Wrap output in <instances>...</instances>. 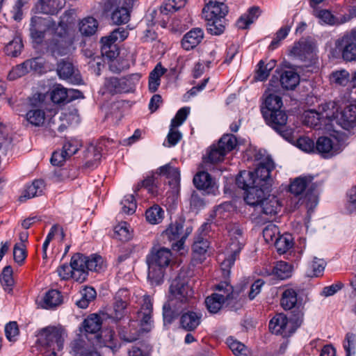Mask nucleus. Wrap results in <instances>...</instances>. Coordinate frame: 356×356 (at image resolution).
<instances>
[{"label":"nucleus","mask_w":356,"mask_h":356,"mask_svg":"<svg viewBox=\"0 0 356 356\" xmlns=\"http://www.w3.org/2000/svg\"><path fill=\"white\" fill-rule=\"evenodd\" d=\"M297 296V291L295 289L287 288L284 289L280 300L282 307L286 310L293 308L298 301Z\"/></svg>","instance_id":"obj_38"},{"label":"nucleus","mask_w":356,"mask_h":356,"mask_svg":"<svg viewBox=\"0 0 356 356\" xmlns=\"http://www.w3.org/2000/svg\"><path fill=\"white\" fill-rule=\"evenodd\" d=\"M273 274L280 280L289 278L292 274V268L288 263L280 261L273 267Z\"/></svg>","instance_id":"obj_47"},{"label":"nucleus","mask_w":356,"mask_h":356,"mask_svg":"<svg viewBox=\"0 0 356 356\" xmlns=\"http://www.w3.org/2000/svg\"><path fill=\"white\" fill-rule=\"evenodd\" d=\"M145 218L149 224H159L164 218V211L158 204H154L146 210Z\"/></svg>","instance_id":"obj_40"},{"label":"nucleus","mask_w":356,"mask_h":356,"mask_svg":"<svg viewBox=\"0 0 356 356\" xmlns=\"http://www.w3.org/2000/svg\"><path fill=\"white\" fill-rule=\"evenodd\" d=\"M205 5L202 14L206 20L216 17H225L228 13L226 0H204Z\"/></svg>","instance_id":"obj_15"},{"label":"nucleus","mask_w":356,"mask_h":356,"mask_svg":"<svg viewBox=\"0 0 356 356\" xmlns=\"http://www.w3.org/2000/svg\"><path fill=\"white\" fill-rule=\"evenodd\" d=\"M197 172L193 177V184L195 186L200 190L211 193L216 188V184L211 176L206 172L205 169Z\"/></svg>","instance_id":"obj_18"},{"label":"nucleus","mask_w":356,"mask_h":356,"mask_svg":"<svg viewBox=\"0 0 356 356\" xmlns=\"http://www.w3.org/2000/svg\"><path fill=\"white\" fill-rule=\"evenodd\" d=\"M207 21L208 31L212 35H220L225 29V17H216Z\"/></svg>","instance_id":"obj_53"},{"label":"nucleus","mask_w":356,"mask_h":356,"mask_svg":"<svg viewBox=\"0 0 356 356\" xmlns=\"http://www.w3.org/2000/svg\"><path fill=\"white\" fill-rule=\"evenodd\" d=\"M346 356L354 355L356 349V335L353 332L346 334L343 343Z\"/></svg>","instance_id":"obj_63"},{"label":"nucleus","mask_w":356,"mask_h":356,"mask_svg":"<svg viewBox=\"0 0 356 356\" xmlns=\"http://www.w3.org/2000/svg\"><path fill=\"white\" fill-rule=\"evenodd\" d=\"M187 0H167L161 6V12L164 15L174 13L183 8Z\"/></svg>","instance_id":"obj_60"},{"label":"nucleus","mask_w":356,"mask_h":356,"mask_svg":"<svg viewBox=\"0 0 356 356\" xmlns=\"http://www.w3.org/2000/svg\"><path fill=\"white\" fill-rule=\"evenodd\" d=\"M204 38V32L200 28H195L187 32L181 40L182 47L188 51L197 47Z\"/></svg>","instance_id":"obj_23"},{"label":"nucleus","mask_w":356,"mask_h":356,"mask_svg":"<svg viewBox=\"0 0 356 356\" xmlns=\"http://www.w3.org/2000/svg\"><path fill=\"white\" fill-rule=\"evenodd\" d=\"M26 119L31 125L40 127L44 122L45 113L41 109H31L26 114Z\"/></svg>","instance_id":"obj_51"},{"label":"nucleus","mask_w":356,"mask_h":356,"mask_svg":"<svg viewBox=\"0 0 356 356\" xmlns=\"http://www.w3.org/2000/svg\"><path fill=\"white\" fill-rule=\"evenodd\" d=\"M72 263L75 268L88 273V270L98 272L104 267V260L100 255L92 254L89 257L80 253L72 256Z\"/></svg>","instance_id":"obj_10"},{"label":"nucleus","mask_w":356,"mask_h":356,"mask_svg":"<svg viewBox=\"0 0 356 356\" xmlns=\"http://www.w3.org/2000/svg\"><path fill=\"white\" fill-rule=\"evenodd\" d=\"M151 348L145 343H139L131 347L128 356H150Z\"/></svg>","instance_id":"obj_64"},{"label":"nucleus","mask_w":356,"mask_h":356,"mask_svg":"<svg viewBox=\"0 0 356 356\" xmlns=\"http://www.w3.org/2000/svg\"><path fill=\"white\" fill-rule=\"evenodd\" d=\"M255 207L259 209L264 214L274 215L280 211L281 205L275 196H270L269 194L259 203L258 207Z\"/></svg>","instance_id":"obj_26"},{"label":"nucleus","mask_w":356,"mask_h":356,"mask_svg":"<svg viewBox=\"0 0 356 356\" xmlns=\"http://www.w3.org/2000/svg\"><path fill=\"white\" fill-rule=\"evenodd\" d=\"M153 311L152 300L150 296L144 295L140 309L137 313V321H132L128 327H121L119 330L120 337L127 342H133L138 339L142 332H149L152 327V314Z\"/></svg>","instance_id":"obj_1"},{"label":"nucleus","mask_w":356,"mask_h":356,"mask_svg":"<svg viewBox=\"0 0 356 356\" xmlns=\"http://www.w3.org/2000/svg\"><path fill=\"white\" fill-rule=\"evenodd\" d=\"M58 74L61 79L68 80L73 83H79L81 78L77 72L75 71L71 63L62 61L58 65Z\"/></svg>","instance_id":"obj_25"},{"label":"nucleus","mask_w":356,"mask_h":356,"mask_svg":"<svg viewBox=\"0 0 356 356\" xmlns=\"http://www.w3.org/2000/svg\"><path fill=\"white\" fill-rule=\"evenodd\" d=\"M128 31L122 27L115 29L109 35L102 37L101 43L104 44V49L112 48V45L116 42H122L128 36Z\"/></svg>","instance_id":"obj_30"},{"label":"nucleus","mask_w":356,"mask_h":356,"mask_svg":"<svg viewBox=\"0 0 356 356\" xmlns=\"http://www.w3.org/2000/svg\"><path fill=\"white\" fill-rule=\"evenodd\" d=\"M262 113L266 123L283 138L288 140L292 138L293 131L286 127L288 117L284 111H262Z\"/></svg>","instance_id":"obj_7"},{"label":"nucleus","mask_w":356,"mask_h":356,"mask_svg":"<svg viewBox=\"0 0 356 356\" xmlns=\"http://www.w3.org/2000/svg\"><path fill=\"white\" fill-rule=\"evenodd\" d=\"M183 309V305L175 302V300L169 301L163 305V316L165 322L171 323L172 321L179 315L180 310Z\"/></svg>","instance_id":"obj_33"},{"label":"nucleus","mask_w":356,"mask_h":356,"mask_svg":"<svg viewBox=\"0 0 356 356\" xmlns=\"http://www.w3.org/2000/svg\"><path fill=\"white\" fill-rule=\"evenodd\" d=\"M202 316V313L199 312H184L180 318V326L186 331H193L200 325Z\"/></svg>","instance_id":"obj_20"},{"label":"nucleus","mask_w":356,"mask_h":356,"mask_svg":"<svg viewBox=\"0 0 356 356\" xmlns=\"http://www.w3.org/2000/svg\"><path fill=\"white\" fill-rule=\"evenodd\" d=\"M330 82L337 86H346L350 81V74L345 70L333 72L330 74Z\"/></svg>","instance_id":"obj_59"},{"label":"nucleus","mask_w":356,"mask_h":356,"mask_svg":"<svg viewBox=\"0 0 356 356\" xmlns=\"http://www.w3.org/2000/svg\"><path fill=\"white\" fill-rule=\"evenodd\" d=\"M104 88L108 92L111 94L128 92L127 80L122 78L110 77L106 79Z\"/></svg>","instance_id":"obj_31"},{"label":"nucleus","mask_w":356,"mask_h":356,"mask_svg":"<svg viewBox=\"0 0 356 356\" xmlns=\"http://www.w3.org/2000/svg\"><path fill=\"white\" fill-rule=\"evenodd\" d=\"M343 149L342 143L335 136H321L316 143V149L324 159H330L339 154Z\"/></svg>","instance_id":"obj_8"},{"label":"nucleus","mask_w":356,"mask_h":356,"mask_svg":"<svg viewBox=\"0 0 356 356\" xmlns=\"http://www.w3.org/2000/svg\"><path fill=\"white\" fill-rule=\"evenodd\" d=\"M70 348L73 356H102L93 343L83 339L74 340Z\"/></svg>","instance_id":"obj_16"},{"label":"nucleus","mask_w":356,"mask_h":356,"mask_svg":"<svg viewBox=\"0 0 356 356\" xmlns=\"http://www.w3.org/2000/svg\"><path fill=\"white\" fill-rule=\"evenodd\" d=\"M300 82L299 75L294 71H284L280 76V83L286 90H293Z\"/></svg>","instance_id":"obj_37"},{"label":"nucleus","mask_w":356,"mask_h":356,"mask_svg":"<svg viewBox=\"0 0 356 356\" xmlns=\"http://www.w3.org/2000/svg\"><path fill=\"white\" fill-rule=\"evenodd\" d=\"M275 246L280 254L285 253L293 246V239L290 234L279 236L275 241Z\"/></svg>","instance_id":"obj_54"},{"label":"nucleus","mask_w":356,"mask_h":356,"mask_svg":"<svg viewBox=\"0 0 356 356\" xmlns=\"http://www.w3.org/2000/svg\"><path fill=\"white\" fill-rule=\"evenodd\" d=\"M226 229L229 236V242L225 250L227 257L222 259L220 255L218 256V260L221 261V270L225 275L229 274L230 268L245 243L243 229L238 224L229 223Z\"/></svg>","instance_id":"obj_3"},{"label":"nucleus","mask_w":356,"mask_h":356,"mask_svg":"<svg viewBox=\"0 0 356 356\" xmlns=\"http://www.w3.org/2000/svg\"><path fill=\"white\" fill-rule=\"evenodd\" d=\"M338 124L346 130L356 126V106L350 104L340 113Z\"/></svg>","instance_id":"obj_24"},{"label":"nucleus","mask_w":356,"mask_h":356,"mask_svg":"<svg viewBox=\"0 0 356 356\" xmlns=\"http://www.w3.org/2000/svg\"><path fill=\"white\" fill-rule=\"evenodd\" d=\"M213 293L219 299L227 301L233 298V287L227 282H222L215 286Z\"/></svg>","instance_id":"obj_45"},{"label":"nucleus","mask_w":356,"mask_h":356,"mask_svg":"<svg viewBox=\"0 0 356 356\" xmlns=\"http://www.w3.org/2000/svg\"><path fill=\"white\" fill-rule=\"evenodd\" d=\"M339 107L335 102L322 104L320 107V115L325 126V131H334V124H338L339 119Z\"/></svg>","instance_id":"obj_13"},{"label":"nucleus","mask_w":356,"mask_h":356,"mask_svg":"<svg viewBox=\"0 0 356 356\" xmlns=\"http://www.w3.org/2000/svg\"><path fill=\"white\" fill-rule=\"evenodd\" d=\"M22 47L23 44L21 38L16 37L6 44L4 51L6 55L16 57L21 53Z\"/></svg>","instance_id":"obj_57"},{"label":"nucleus","mask_w":356,"mask_h":356,"mask_svg":"<svg viewBox=\"0 0 356 356\" xmlns=\"http://www.w3.org/2000/svg\"><path fill=\"white\" fill-rule=\"evenodd\" d=\"M218 145L227 154L236 147L237 139L233 134H224L219 140Z\"/></svg>","instance_id":"obj_52"},{"label":"nucleus","mask_w":356,"mask_h":356,"mask_svg":"<svg viewBox=\"0 0 356 356\" xmlns=\"http://www.w3.org/2000/svg\"><path fill=\"white\" fill-rule=\"evenodd\" d=\"M227 343L236 356H250V353L248 348L240 341L229 338Z\"/></svg>","instance_id":"obj_56"},{"label":"nucleus","mask_w":356,"mask_h":356,"mask_svg":"<svg viewBox=\"0 0 356 356\" xmlns=\"http://www.w3.org/2000/svg\"><path fill=\"white\" fill-rule=\"evenodd\" d=\"M166 70L159 63L151 72L149 77V89L152 92L157 90L160 85V78L165 72Z\"/></svg>","instance_id":"obj_44"},{"label":"nucleus","mask_w":356,"mask_h":356,"mask_svg":"<svg viewBox=\"0 0 356 356\" xmlns=\"http://www.w3.org/2000/svg\"><path fill=\"white\" fill-rule=\"evenodd\" d=\"M81 298L77 300L76 305L81 309H86L89 303L96 297V291L92 287L86 286L80 291Z\"/></svg>","instance_id":"obj_46"},{"label":"nucleus","mask_w":356,"mask_h":356,"mask_svg":"<svg viewBox=\"0 0 356 356\" xmlns=\"http://www.w3.org/2000/svg\"><path fill=\"white\" fill-rule=\"evenodd\" d=\"M35 60H27L20 65H16L9 72L8 77L10 80H15L22 76H24L29 72V69H31L35 64Z\"/></svg>","instance_id":"obj_39"},{"label":"nucleus","mask_w":356,"mask_h":356,"mask_svg":"<svg viewBox=\"0 0 356 356\" xmlns=\"http://www.w3.org/2000/svg\"><path fill=\"white\" fill-rule=\"evenodd\" d=\"M156 173L152 172L142 181V186L146 188L148 192L155 196L158 194L159 179Z\"/></svg>","instance_id":"obj_55"},{"label":"nucleus","mask_w":356,"mask_h":356,"mask_svg":"<svg viewBox=\"0 0 356 356\" xmlns=\"http://www.w3.org/2000/svg\"><path fill=\"white\" fill-rule=\"evenodd\" d=\"M64 6L62 0H38L36 8L47 15H55Z\"/></svg>","instance_id":"obj_27"},{"label":"nucleus","mask_w":356,"mask_h":356,"mask_svg":"<svg viewBox=\"0 0 356 356\" xmlns=\"http://www.w3.org/2000/svg\"><path fill=\"white\" fill-rule=\"evenodd\" d=\"M275 67V61L271 60L265 64L263 60H260L257 64V69L255 73V79L257 81H265L269 76L270 71Z\"/></svg>","instance_id":"obj_49"},{"label":"nucleus","mask_w":356,"mask_h":356,"mask_svg":"<svg viewBox=\"0 0 356 356\" xmlns=\"http://www.w3.org/2000/svg\"><path fill=\"white\" fill-rule=\"evenodd\" d=\"M292 319H289L284 314H276L269 323L270 330L276 334H281L284 337H288L297 329Z\"/></svg>","instance_id":"obj_11"},{"label":"nucleus","mask_w":356,"mask_h":356,"mask_svg":"<svg viewBox=\"0 0 356 356\" xmlns=\"http://www.w3.org/2000/svg\"><path fill=\"white\" fill-rule=\"evenodd\" d=\"M313 178L309 177H300L293 180L290 185V191L295 195H299L304 192L312 183Z\"/></svg>","instance_id":"obj_43"},{"label":"nucleus","mask_w":356,"mask_h":356,"mask_svg":"<svg viewBox=\"0 0 356 356\" xmlns=\"http://www.w3.org/2000/svg\"><path fill=\"white\" fill-rule=\"evenodd\" d=\"M58 274L62 280H69L73 278L75 281L82 283L88 277V273L80 270L79 268H75L73 266L72 258L71 259L70 265L64 264L60 266L57 269Z\"/></svg>","instance_id":"obj_17"},{"label":"nucleus","mask_w":356,"mask_h":356,"mask_svg":"<svg viewBox=\"0 0 356 356\" xmlns=\"http://www.w3.org/2000/svg\"><path fill=\"white\" fill-rule=\"evenodd\" d=\"M81 92L79 90H66L65 88L58 86L51 92V99L53 102L60 104L64 102H69L74 98H79Z\"/></svg>","instance_id":"obj_19"},{"label":"nucleus","mask_w":356,"mask_h":356,"mask_svg":"<svg viewBox=\"0 0 356 356\" xmlns=\"http://www.w3.org/2000/svg\"><path fill=\"white\" fill-rule=\"evenodd\" d=\"M336 48L341 52L345 60L352 61L356 59V31L353 29L335 42Z\"/></svg>","instance_id":"obj_12"},{"label":"nucleus","mask_w":356,"mask_h":356,"mask_svg":"<svg viewBox=\"0 0 356 356\" xmlns=\"http://www.w3.org/2000/svg\"><path fill=\"white\" fill-rule=\"evenodd\" d=\"M226 154L218 147V145H213L206 157H204L202 168L207 170L214 169V165L222 161Z\"/></svg>","instance_id":"obj_22"},{"label":"nucleus","mask_w":356,"mask_h":356,"mask_svg":"<svg viewBox=\"0 0 356 356\" xmlns=\"http://www.w3.org/2000/svg\"><path fill=\"white\" fill-rule=\"evenodd\" d=\"M172 253L166 248H153L147 256L148 279L152 284H160L164 276L165 269L171 261Z\"/></svg>","instance_id":"obj_4"},{"label":"nucleus","mask_w":356,"mask_h":356,"mask_svg":"<svg viewBox=\"0 0 356 356\" xmlns=\"http://www.w3.org/2000/svg\"><path fill=\"white\" fill-rule=\"evenodd\" d=\"M189 113V108L183 107L177 111L175 118L171 120L169 133L167 136L168 147L175 145L181 140V134L177 129V128L184 123Z\"/></svg>","instance_id":"obj_14"},{"label":"nucleus","mask_w":356,"mask_h":356,"mask_svg":"<svg viewBox=\"0 0 356 356\" xmlns=\"http://www.w3.org/2000/svg\"><path fill=\"white\" fill-rule=\"evenodd\" d=\"M261 177L256 176V170L254 172L245 170L241 172L239 175L236 177V184L239 188L246 192L250 187H252V186L259 182V179Z\"/></svg>","instance_id":"obj_28"},{"label":"nucleus","mask_w":356,"mask_h":356,"mask_svg":"<svg viewBox=\"0 0 356 356\" xmlns=\"http://www.w3.org/2000/svg\"><path fill=\"white\" fill-rule=\"evenodd\" d=\"M67 337L66 330L60 325L47 327L38 334L40 343L52 348L54 350H62Z\"/></svg>","instance_id":"obj_6"},{"label":"nucleus","mask_w":356,"mask_h":356,"mask_svg":"<svg viewBox=\"0 0 356 356\" xmlns=\"http://www.w3.org/2000/svg\"><path fill=\"white\" fill-rule=\"evenodd\" d=\"M1 283L4 290L10 292L12 291V286L14 284V280L13 278V270L12 268L9 266H6L1 275Z\"/></svg>","instance_id":"obj_61"},{"label":"nucleus","mask_w":356,"mask_h":356,"mask_svg":"<svg viewBox=\"0 0 356 356\" xmlns=\"http://www.w3.org/2000/svg\"><path fill=\"white\" fill-rule=\"evenodd\" d=\"M129 225L126 222H122L114 228L116 237L123 241H127L131 238V232Z\"/></svg>","instance_id":"obj_58"},{"label":"nucleus","mask_w":356,"mask_h":356,"mask_svg":"<svg viewBox=\"0 0 356 356\" xmlns=\"http://www.w3.org/2000/svg\"><path fill=\"white\" fill-rule=\"evenodd\" d=\"M156 174L159 175L165 176L170 179L169 184L177 185L180 181V173L178 168H175L170 164H166L158 168Z\"/></svg>","instance_id":"obj_36"},{"label":"nucleus","mask_w":356,"mask_h":356,"mask_svg":"<svg viewBox=\"0 0 356 356\" xmlns=\"http://www.w3.org/2000/svg\"><path fill=\"white\" fill-rule=\"evenodd\" d=\"M303 123L314 129L325 131V126L319 112L312 110L306 111L304 113Z\"/></svg>","instance_id":"obj_34"},{"label":"nucleus","mask_w":356,"mask_h":356,"mask_svg":"<svg viewBox=\"0 0 356 356\" xmlns=\"http://www.w3.org/2000/svg\"><path fill=\"white\" fill-rule=\"evenodd\" d=\"M274 168L273 160L267 158L265 162L261 163L256 168V176L261 178L259 179V182L245 192L244 200L248 204L254 207H258L259 203L269 195L273 182L270 173Z\"/></svg>","instance_id":"obj_2"},{"label":"nucleus","mask_w":356,"mask_h":356,"mask_svg":"<svg viewBox=\"0 0 356 356\" xmlns=\"http://www.w3.org/2000/svg\"><path fill=\"white\" fill-rule=\"evenodd\" d=\"M30 29H36L42 31H51L52 34H55L60 38L58 42L63 47V49H60L58 47L56 49H54V51H57L58 54H65V47L68 44V42L66 40L65 35L67 33L66 24L60 22L56 26L55 22L49 17H42L39 16H35L31 18Z\"/></svg>","instance_id":"obj_5"},{"label":"nucleus","mask_w":356,"mask_h":356,"mask_svg":"<svg viewBox=\"0 0 356 356\" xmlns=\"http://www.w3.org/2000/svg\"><path fill=\"white\" fill-rule=\"evenodd\" d=\"M314 50V47L312 44L307 42H301L295 44L292 52L300 57L307 58V56L313 53Z\"/></svg>","instance_id":"obj_62"},{"label":"nucleus","mask_w":356,"mask_h":356,"mask_svg":"<svg viewBox=\"0 0 356 356\" xmlns=\"http://www.w3.org/2000/svg\"><path fill=\"white\" fill-rule=\"evenodd\" d=\"M314 15L322 22L330 25L341 24L348 22L353 17L351 15H344L341 18H337L327 10L316 11Z\"/></svg>","instance_id":"obj_32"},{"label":"nucleus","mask_w":356,"mask_h":356,"mask_svg":"<svg viewBox=\"0 0 356 356\" xmlns=\"http://www.w3.org/2000/svg\"><path fill=\"white\" fill-rule=\"evenodd\" d=\"M129 12L127 7L122 5V6H118L113 10L111 15V20L115 24H126L129 20Z\"/></svg>","instance_id":"obj_48"},{"label":"nucleus","mask_w":356,"mask_h":356,"mask_svg":"<svg viewBox=\"0 0 356 356\" xmlns=\"http://www.w3.org/2000/svg\"><path fill=\"white\" fill-rule=\"evenodd\" d=\"M170 298L181 305L188 302L193 298V291L186 281L179 277L175 279L170 287Z\"/></svg>","instance_id":"obj_9"},{"label":"nucleus","mask_w":356,"mask_h":356,"mask_svg":"<svg viewBox=\"0 0 356 356\" xmlns=\"http://www.w3.org/2000/svg\"><path fill=\"white\" fill-rule=\"evenodd\" d=\"M209 247V243L201 236H198L193 245V257L196 259L202 260V257L207 253Z\"/></svg>","instance_id":"obj_42"},{"label":"nucleus","mask_w":356,"mask_h":356,"mask_svg":"<svg viewBox=\"0 0 356 356\" xmlns=\"http://www.w3.org/2000/svg\"><path fill=\"white\" fill-rule=\"evenodd\" d=\"M44 188V184L42 180L33 181L31 184L26 187L22 195L19 198V201L23 202L27 199L41 195Z\"/></svg>","instance_id":"obj_35"},{"label":"nucleus","mask_w":356,"mask_h":356,"mask_svg":"<svg viewBox=\"0 0 356 356\" xmlns=\"http://www.w3.org/2000/svg\"><path fill=\"white\" fill-rule=\"evenodd\" d=\"M63 302V296L58 290L52 289L47 291L42 300L40 302V305L44 309L55 308Z\"/></svg>","instance_id":"obj_29"},{"label":"nucleus","mask_w":356,"mask_h":356,"mask_svg":"<svg viewBox=\"0 0 356 356\" xmlns=\"http://www.w3.org/2000/svg\"><path fill=\"white\" fill-rule=\"evenodd\" d=\"M265 95V111H273L275 110H280L282 106V98L280 96L271 93L270 90L269 88L266 92Z\"/></svg>","instance_id":"obj_50"},{"label":"nucleus","mask_w":356,"mask_h":356,"mask_svg":"<svg viewBox=\"0 0 356 356\" xmlns=\"http://www.w3.org/2000/svg\"><path fill=\"white\" fill-rule=\"evenodd\" d=\"M97 21L92 17L83 19L79 24V31L86 36L93 35L97 31Z\"/></svg>","instance_id":"obj_41"},{"label":"nucleus","mask_w":356,"mask_h":356,"mask_svg":"<svg viewBox=\"0 0 356 356\" xmlns=\"http://www.w3.org/2000/svg\"><path fill=\"white\" fill-rule=\"evenodd\" d=\"M102 325V318L97 314H91L82 323L83 331L86 334H95L97 340L100 342L99 332Z\"/></svg>","instance_id":"obj_21"}]
</instances>
